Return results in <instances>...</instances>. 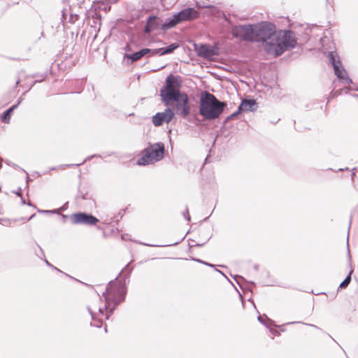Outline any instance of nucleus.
Returning <instances> with one entry per match:
<instances>
[{
  "instance_id": "nucleus-1",
  "label": "nucleus",
  "mask_w": 358,
  "mask_h": 358,
  "mask_svg": "<svg viewBox=\"0 0 358 358\" xmlns=\"http://www.w3.org/2000/svg\"><path fill=\"white\" fill-rule=\"evenodd\" d=\"M125 294L126 288L122 284L116 281H110L103 293L105 299L104 306L102 307L99 305L101 299L98 296L87 306V310L92 317L91 325L98 328L101 327L103 319L109 318V315L113 313L115 306L123 301Z\"/></svg>"
},
{
  "instance_id": "nucleus-2",
  "label": "nucleus",
  "mask_w": 358,
  "mask_h": 358,
  "mask_svg": "<svg viewBox=\"0 0 358 358\" xmlns=\"http://www.w3.org/2000/svg\"><path fill=\"white\" fill-rule=\"evenodd\" d=\"M182 83L180 76L169 75L165 80L164 85L160 89V96L166 106L175 101L176 113L182 117H186L189 114V107L187 95L180 92Z\"/></svg>"
},
{
  "instance_id": "nucleus-3",
  "label": "nucleus",
  "mask_w": 358,
  "mask_h": 358,
  "mask_svg": "<svg viewBox=\"0 0 358 358\" xmlns=\"http://www.w3.org/2000/svg\"><path fill=\"white\" fill-rule=\"evenodd\" d=\"M297 40L295 32L289 29H278L274 43L267 44V53L279 57L285 51L290 50L296 46Z\"/></svg>"
},
{
  "instance_id": "nucleus-4",
  "label": "nucleus",
  "mask_w": 358,
  "mask_h": 358,
  "mask_svg": "<svg viewBox=\"0 0 358 358\" xmlns=\"http://www.w3.org/2000/svg\"><path fill=\"white\" fill-rule=\"evenodd\" d=\"M226 107L225 101H220L215 95L203 90V121L218 118Z\"/></svg>"
},
{
  "instance_id": "nucleus-5",
  "label": "nucleus",
  "mask_w": 358,
  "mask_h": 358,
  "mask_svg": "<svg viewBox=\"0 0 358 358\" xmlns=\"http://www.w3.org/2000/svg\"><path fill=\"white\" fill-rule=\"evenodd\" d=\"M276 25L268 21H262L254 24V42L262 43L264 50L267 52V44L274 43L278 34Z\"/></svg>"
},
{
  "instance_id": "nucleus-6",
  "label": "nucleus",
  "mask_w": 358,
  "mask_h": 358,
  "mask_svg": "<svg viewBox=\"0 0 358 358\" xmlns=\"http://www.w3.org/2000/svg\"><path fill=\"white\" fill-rule=\"evenodd\" d=\"M164 156V145L159 142L149 145L143 151V155L138 159L137 164L141 166L155 164L162 160Z\"/></svg>"
},
{
  "instance_id": "nucleus-7",
  "label": "nucleus",
  "mask_w": 358,
  "mask_h": 358,
  "mask_svg": "<svg viewBox=\"0 0 358 358\" xmlns=\"http://www.w3.org/2000/svg\"><path fill=\"white\" fill-rule=\"evenodd\" d=\"M198 16L197 11L193 8H185L178 13L173 15L171 17L166 20L165 22L162 24L163 30H167L174 27L178 24L183 21H189L195 19Z\"/></svg>"
},
{
  "instance_id": "nucleus-8",
  "label": "nucleus",
  "mask_w": 358,
  "mask_h": 358,
  "mask_svg": "<svg viewBox=\"0 0 358 358\" xmlns=\"http://www.w3.org/2000/svg\"><path fill=\"white\" fill-rule=\"evenodd\" d=\"M231 34L242 41L254 43V24L234 25L231 27Z\"/></svg>"
},
{
  "instance_id": "nucleus-9",
  "label": "nucleus",
  "mask_w": 358,
  "mask_h": 358,
  "mask_svg": "<svg viewBox=\"0 0 358 358\" xmlns=\"http://www.w3.org/2000/svg\"><path fill=\"white\" fill-rule=\"evenodd\" d=\"M328 59L334 68V73L337 78L342 83L347 84L352 83V79L348 76L347 72L342 66L341 62L337 54L335 52H329L328 54Z\"/></svg>"
},
{
  "instance_id": "nucleus-10",
  "label": "nucleus",
  "mask_w": 358,
  "mask_h": 358,
  "mask_svg": "<svg viewBox=\"0 0 358 358\" xmlns=\"http://www.w3.org/2000/svg\"><path fill=\"white\" fill-rule=\"evenodd\" d=\"M72 222L76 224H82L92 226L95 225L99 220L91 214L78 213L72 215Z\"/></svg>"
},
{
  "instance_id": "nucleus-11",
  "label": "nucleus",
  "mask_w": 358,
  "mask_h": 358,
  "mask_svg": "<svg viewBox=\"0 0 358 358\" xmlns=\"http://www.w3.org/2000/svg\"><path fill=\"white\" fill-rule=\"evenodd\" d=\"M173 109L167 108L162 113H157L152 117V123L155 126H161L164 122H170L174 117Z\"/></svg>"
},
{
  "instance_id": "nucleus-12",
  "label": "nucleus",
  "mask_w": 358,
  "mask_h": 358,
  "mask_svg": "<svg viewBox=\"0 0 358 358\" xmlns=\"http://www.w3.org/2000/svg\"><path fill=\"white\" fill-rule=\"evenodd\" d=\"M238 109L241 112L250 111L254 112L257 108V103L255 99H244L242 100L241 104L238 106Z\"/></svg>"
},
{
  "instance_id": "nucleus-13",
  "label": "nucleus",
  "mask_w": 358,
  "mask_h": 358,
  "mask_svg": "<svg viewBox=\"0 0 358 358\" xmlns=\"http://www.w3.org/2000/svg\"><path fill=\"white\" fill-rule=\"evenodd\" d=\"M218 55L217 47H213L208 44H203V59H210L213 56Z\"/></svg>"
},
{
  "instance_id": "nucleus-14",
  "label": "nucleus",
  "mask_w": 358,
  "mask_h": 358,
  "mask_svg": "<svg viewBox=\"0 0 358 358\" xmlns=\"http://www.w3.org/2000/svg\"><path fill=\"white\" fill-rule=\"evenodd\" d=\"M179 47L177 43H172L169 45L167 48H162L157 49H153L152 50V55H155L156 54H159L160 55H164L166 54L172 53L176 48Z\"/></svg>"
},
{
  "instance_id": "nucleus-15",
  "label": "nucleus",
  "mask_w": 358,
  "mask_h": 358,
  "mask_svg": "<svg viewBox=\"0 0 358 358\" xmlns=\"http://www.w3.org/2000/svg\"><path fill=\"white\" fill-rule=\"evenodd\" d=\"M152 50L149 49V48H143V49L139 50L138 52H136L131 55H129L127 57L129 59H130L131 60V62H136V61L140 59L142 57H143L144 55H145L148 53L150 52L152 54Z\"/></svg>"
},
{
  "instance_id": "nucleus-16",
  "label": "nucleus",
  "mask_w": 358,
  "mask_h": 358,
  "mask_svg": "<svg viewBox=\"0 0 358 358\" xmlns=\"http://www.w3.org/2000/svg\"><path fill=\"white\" fill-rule=\"evenodd\" d=\"M264 316H265L266 320L268 322V324H265V327H266L269 329L270 332L272 334H273L275 336H280V332L278 330L275 329L274 327L280 328V326L275 325L274 324V322L272 320L268 318L266 315H264Z\"/></svg>"
},
{
  "instance_id": "nucleus-17",
  "label": "nucleus",
  "mask_w": 358,
  "mask_h": 358,
  "mask_svg": "<svg viewBox=\"0 0 358 358\" xmlns=\"http://www.w3.org/2000/svg\"><path fill=\"white\" fill-rule=\"evenodd\" d=\"M17 106H18V103L13 106L12 107H10L9 109H8L7 110H6L4 112L3 115L2 117V121L3 122L9 123L10 120L11 113L13 111V110L17 107Z\"/></svg>"
},
{
  "instance_id": "nucleus-18",
  "label": "nucleus",
  "mask_w": 358,
  "mask_h": 358,
  "mask_svg": "<svg viewBox=\"0 0 358 358\" xmlns=\"http://www.w3.org/2000/svg\"><path fill=\"white\" fill-rule=\"evenodd\" d=\"M352 273H353V269L351 268V270L349 272L348 275L345 277L344 280L341 282V284H340V285L338 287V289H345V288H346L349 285V284L350 283L351 280H352L351 275H352Z\"/></svg>"
},
{
  "instance_id": "nucleus-19",
  "label": "nucleus",
  "mask_w": 358,
  "mask_h": 358,
  "mask_svg": "<svg viewBox=\"0 0 358 358\" xmlns=\"http://www.w3.org/2000/svg\"><path fill=\"white\" fill-rule=\"evenodd\" d=\"M202 7H203V8H209L210 14L213 16H217L220 13L219 9L213 5H206L203 3Z\"/></svg>"
},
{
  "instance_id": "nucleus-20",
  "label": "nucleus",
  "mask_w": 358,
  "mask_h": 358,
  "mask_svg": "<svg viewBox=\"0 0 358 358\" xmlns=\"http://www.w3.org/2000/svg\"><path fill=\"white\" fill-rule=\"evenodd\" d=\"M241 110L240 109H237V110H236L234 113H233L232 114L228 115L225 119L223 121V126H225L226 124L227 123V122H229V120H233L236 117H237V116L241 113Z\"/></svg>"
},
{
  "instance_id": "nucleus-21",
  "label": "nucleus",
  "mask_w": 358,
  "mask_h": 358,
  "mask_svg": "<svg viewBox=\"0 0 358 358\" xmlns=\"http://www.w3.org/2000/svg\"><path fill=\"white\" fill-rule=\"evenodd\" d=\"M155 29L156 25H152V18H148L147 20V24L145 27V32L150 33Z\"/></svg>"
},
{
  "instance_id": "nucleus-22",
  "label": "nucleus",
  "mask_w": 358,
  "mask_h": 358,
  "mask_svg": "<svg viewBox=\"0 0 358 358\" xmlns=\"http://www.w3.org/2000/svg\"><path fill=\"white\" fill-rule=\"evenodd\" d=\"M303 324L305 325H308V326L313 327V328H315L316 329H319V330L322 331V329L319 327H317V326H316L315 324L304 323V322H300V321L289 322L285 323L284 325H291V324Z\"/></svg>"
},
{
  "instance_id": "nucleus-23",
  "label": "nucleus",
  "mask_w": 358,
  "mask_h": 358,
  "mask_svg": "<svg viewBox=\"0 0 358 358\" xmlns=\"http://www.w3.org/2000/svg\"><path fill=\"white\" fill-rule=\"evenodd\" d=\"M264 315H259L257 317V320L260 323H262V324H264L265 326V324H268V322L266 320Z\"/></svg>"
},
{
  "instance_id": "nucleus-24",
  "label": "nucleus",
  "mask_w": 358,
  "mask_h": 358,
  "mask_svg": "<svg viewBox=\"0 0 358 358\" xmlns=\"http://www.w3.org/2000/svg\"><path fill=\"white\" fill-rule=\"evenodd\" d=\"M182 216L184 217V218L187 221H189L190 220V216H189V210H188L187 208H185V210L184 211H182Z\"/></svg>"
},
{
  "instance_id": "nucleus-25",
  "label": "nucleus",
  "mask_w": 358,
  "mask_h": 358,
  "mask_svg": "<svg viewBox=\"0 0 358 358\" xmlns=\"http://www.w3.org/2000/svg\"><path fill=\"white\" fill-rule=\"evenodd\" d=\"M38 212L39 213H43V214H52L57 212V210H38Z\"/></svg>"
},
{
  "instance_id": "nucleus-26",
  "label": "nucleus",
  "mask_w": 358,
  "mask_h": 358,
  "mask_svg": "<svg viewBox=\"0 0 358 358\" xmlns=\"http://www.w3.org/2000/svg\"><path fill=\"white\" fill-rule=\"evenodd\" d=\"M148 18H152V25H156L157 29L159 25L157 22V17L155 16H150Z\"/></svg>"
},
{
  "instance_id": "nucleus-27",
  "label": "nucleus",
  "mask_w": 358,
  "mask_h": 358,
  "mask_svg": "<svg viewBox=\"0 0 358 358\" xmlns=\"http://www.w3.org/2000/svg\"><path fill=\"white\" fill-rule=\"evenodd\" d=\"M78 15H71V17H70V22H72V23H74L76 20H78Z\"/></svg>"
},
{
  "instance_id": "nucleus-28",
  "label": "nucleus",
  "mask_w": 358,
  "mask_h": 358,
  "mask_svg": "<svg viewBox=\"0 0 358 358\" xmlns=\"http://www.w3.org/2000/svg\"><path fill=\"white\" fill-rule=\"evenodd\" d=\"M215 271H216L217 272H218V273H221L223 276H224V277L227 279V280H228L230 283H231V284L233 285V283L231 282V280H229V278L225 275V274H224L222 271H221L220 270H218V269H217V268H215Z\"/></svg>"
},
{
  "instance_id": "nucleus-29",
  "label": "nucleus",
  "mask_w": 358,
  "mask_h": 358,
  "mask_svg": "<svg viewBox=\"0 0 358 358\" xmlns=\"http://www.w3.org/2000/svg\"><path fill=\"white\" fill-rule=\"evenodd\" d=\"M196 51L197 52V55L199 56H201V46L200 48H198L196 45Z\"/></svg>"
},
{
  "instance_id": "nucleus-30",
  "label": "nucleus",
  "mask_w": 358,
  "mask_h": 358,
  "mask_svg": "<svg viewBox=\"0 0 358 358\" xmlns=\"http://www.w3.org/2000/svg\"><path fill=\"white\" fill-rule=\"evenodd\" d=\"M234 279L236 281V282L240 285V282L238 280V278L243 280V278L239 276V275H234Z\"/></svg>"
},
{
  "instance_id": "nucleus-31",
  "label": "nucleus",
  "mask_w": 358,
  "mask_h": 358,
  "mask_svg": "<svg viewBox=\"0 0 358 358\" xmlns=\"http://www.w3.org/2000/svg\"><path fill=\"white\" fill-rule=\"evenodd\" d=\"M202 264H203V265H207V266H210V267H214L215 266L213 264H209V263H208L206 262H204V261L202 262Z\"/></svg>"
},
{
  "instance_id": "nucleus-32",
  "label": "nucleus",
  "mask_w": 358,
  "mask_h": 358,
  "mask_svg": "<svg viewBox=\"0 0 358 358\" xmlns=\"http://www.w3.org/2000/svg\"><path fill=\"white\" fill-rule=\"evenodd\" d=\"M199 113L200 114H201V97L200 98V100H199Z\"/></svg>"
},
{
  "instance_id": "nucleus-33",
  "label": "nucleus",
  "mask_w": 358,
  "mask_h": 358,
  "mask_svg": "<svg viewBox=\"0 0 358 358\" xmlns=\"http://www.w3.org/2000/svg\"><path fill=\"white\" fill-rule=\"evenodd\" d=\"M209 161V156L208 155L206 158H205V160H204V162H203V166H204V164L206 163H208Z\"/></svg>"
},
{
  "instance_id": "nucleus-34",
  "label": "nucleus",
  "mask_w": 358,
  "mask_h": 358,
  "mask_svg": "<svg viewBox=\"0 0 358 358\" xmlns=\"http://www.w3.org/2000/svg\"><path fill=\"white\" fill-rule=\"evenodd\" d=\"M17 195L20 196H22V194H21V189H20L17 192H16Z\"/></svg>"
},
{
  "instance_id": "nucleus-35",
  "label": "nucleus",
  "mask_w": 358,
  "mask_h": 358,
  "mask_svg": "<svg viewBox=\"0 0 358 358\" xmlns=\"http://www.w3.org/2000/svg\"><path fill=\"white\" fill-rule=\"evenodd\" d=\"M254 268H255V271H257L258 268H259V266L257 264L255 265L254 266Z\"/></svg>"
},
{
  "instance_id": "nucleus-36",
  "label": "nucleus",
  "mask_w": 358,
  "mask_h": 358,
  "mask_svg": "<svg viewBox=\"0 0 358 358\" xmlns=\"http://www.w3.org/2000/svg\"><path fill=\"white\" fill-rule=\"evenodd\" d=\"M348 259H349V260L350 261V259H351V256H350V250H349V248L348 249Z\"/></svg>"
},
{
  "instance_id": "nucleus-37",
  "label": "nucleus",
  "mask_w": 358,
  "mask_h": 358,
  "mask_svg": "<svg viewBox=\"0 0 358 358\" xmlns=\"http://www.w3.org/2000/svg\"><path fill=\"white\" fill-rule=\"evenodd\" d=\"M192 259L196 261V262H201V260L199 259H194V258H192Z\"/></svg>"
},
{
  "instance_id": "nucleus-38",
  "label": "nucleus",
  "mask_w": 358,
  "mask_h": 358,
  "mask_svg": "<svg viewBox=\"0 0 358 358\" xmlns=\"http://www.w3.org/2000/svg\"><path fill=\"white\" fill-rule=\"evenodd\" d=\"M85 162V160L83 162H82V163L75 164V166H80V165L83 164Z\"/></svg>"
},
{
  "instance_id": "nucleus-39",
  "label": "nucleus",
  "mask_w": 358,
  "mask_h": 358,
  "mask_svg": "<svg viewBox=\"0 0 358 358\" xmlns=\"http://www.w3.org/2000/svg\"><path fill=\"white\" fill-rule=\"evenodd\" d=\"M281 331H285V329L282 328V326H280V328H279Z\"/></svg>"
},
{
  "instance_id": "nucleus-40",
  "label": "nucleus",
  "mask_w": 358,
  "mask_h": 358,
  "mask_svg": "<svg viewBox=\"0 0 358 358\" xmlns=\"http://www.w3.org/2000/svg\"><path fill=\"white\" fill-rule=\"evenodd\" d=\"M22 204H25L26 203L25 201L23 199H22Z\"/></svg>"
},
{
  "instance_id": "nucleus-41",
  "label": "nucleus",
  "mask_w": 358,
  "mask_h": 358,
  "mask_svg": "<svg viewBox=\"0 0 358 358\" xmlns=\"http://www.w3.org/2000/svg\"><path fill=\"white\" fill-rule=\"evenodd\" d=\"M35 215H32L29 218V220H30L31 219H32L34 217Z\"/></svg>"
},
{
  "instance_id": "nucleus-42",
  "label": "nucleus",
  "mask_w": 358,
  "mask_h": 358,
  "mask_svg": "<svg viewBox=\"0 0 358 358\" xmlns=\"http://www.w3.org/2000/svg\"><path fill=\"white\" fill-rule=\"evenodd\" d=\"M209 216L206 217V218L203 219V221H206L208 219Z\"/></svg>"
},
{
  "instance_id": "nucleus-43",
  "label": "nucleus",
  "mask_w": 358,
  "mask_h": 358,
  "mask_svg": "<svg viewBox=\"0 0 358 358\" xmlns=\"http://www.w3.org/2000/svg\"><path fill=\"white\" fill-rule=\"evenodd\" d=\"M250 283L251 285H252L253 286H254V285H255V283L254 282H252V281H251V282H250Z\"/></svg>"
},
{
  "instance_id": "nucleus-44",
  "label": "nucleus",
  "mask_w": 358,
  "mask_h": 358,
  "mask_svg": "<svg viewBox=\"0 0 358 358\" xmlns=\"http://www.w3.org/2000/svg\"><path fill=\"white\" fill-rule=\"evenodd\" d=\"M45 263H46L48 265L50 266V263L48 262V260H45Z\"/></svg>"
},
{
  "instance_id": "nucleus-45",
  "label": "nucleus",
  "mask_w": 358,
  "mask_h": 358,
  "mask_svg": "<svg viewBox=\"0 0 358 358\" xmlns=\"http://www.w3.org/2000/svg\"><path fill=\"white\" fill-rule=\"evenodd\" d=\"M355 172L353 171L352 173V178H353V176H355Z\"/></svg>"
},
{
  "instance_id": "nucleus-46",
  "label": "nucleus",
  "mask_w": 358,
  "mask_h": 358,
  "mask_svg": "<svg viewBox=\"0 0 358 358\" xmlns=\"http://www.w3.org/2000/svg\"><path fill=\"white\" fill-rule=\"evenodd\" d=\"M344 171V169H340L338 170V171Z\"/></svg>"
},
{
  "instance_id": "nucleus-47",
  "label": "nucleus",
  "mask_w": 358,
  "mask_h": 358,
  "mask_svg": "<svg viewBox=\"0 0 358 358\" xmlns=\"http://www.w3.org/2000/svg\"><path fill=\"white\" fill-rule=\"evenodd\" d=\"M239 295H240V297H241V299H243V296H242V294H241V293H239Z\"/></svg>"
},
{
  "instance_id": "nucleus-48",
  "label": "nucleus",
  "mask_w": 358,
  "mask_h": 358,
  "mask_svg": "<svg viewBox=\"0 0 358 358\" xmlns=\"http://www.w3.org/2000/svg\"><path fill=\"white\" fill-rule=\"evenodd\" d=\"M345 90H346L347 91H349V90H350V87H349V88H345Z\"/></svg>"
},
{
  "instance_id": "nucleus-49",
  "label": "nucleus",
  "mask_w": 358,
  "mask_h": 358,
  "mask_svg": "<svg viewBox=\"0 0 358 358\" xmlns=\"http://www.w3.org/2000/svg\"><path fill=\"white\" fill-rule=\"evenodd\" d=\"M223 136H218V135H216V137H222Z\"/></svg>"
},
{
  "instance_id": "nucleus-50",
  "label": "nucleus",
  "mask_w": 358,
  "mask_h": 358,
  "mask_svg": "<svg viewBox=\"0 0 358 358\" xmlns=\"http://www.w3.org/2000/svg\"><path fill=\"white\" fill-rule=\"evenodd\" d=\"M173 244L168 245V247L172 246Z\"/></svg>"
},
{
  "instance_id": "nucleus-51",
  "label": "nucleus",
  "mask_w": 358,
  "mask_h": 358,
  "mask_svg": "<svg viewBox=\"0 0 358 358\" xmlns=\"http://www.w3.org/2000/svg\"><path fill=\"white\" fill-rule=\"evenodd\" d=\"M194 248H191V252H192Z\"/></svg>"
},
{
  "instance_id": "nucleus-52",
  "label": "nucleus",
  "mask_w": 358,
  "mask_h": 358,
  "mask_svg": "<svg viewBox=\"0 0 358 358\" xmlns=\"http://www.w3.org/2000/svg\"><path fill=\"white\" fill-rule=\"evenodd\" d=\"M350 227L349 226V227H348V231H350Z\"/></svg>"
},
{
  "instance_id": "nucleus-53",
  "label": "nucleus",
  "mask_w": 358,
  "mask_h": 358,
  "mask_svg": "<svg viewBox=\"0 0 358 358\" xmlns=\"http://www.w3.org/2000/svg\"><path fill=\"white\" fill-rule=\"evenodd\" d=\"M356 96H357V97H358V94H356Z\"/></svg>"
}]
</instances>
